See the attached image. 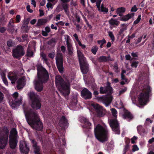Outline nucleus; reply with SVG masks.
<instances>
[{"mask_svg": "<svg viewBox=\"0 0 154 154\" xmlns=\"http://www.w3.org/2000/svg\"><path fill=\"white\" fill-rule=\"evenodd\" d=\"M26 120L30 126L37 131H42L43 125L37 112L32 109L24 111Z\"/></svg>", "mask_w": 154, "mask_h": 154, "instance_id": "nucleus-1", "label": "nucleus"}, {"mask_svg": "<svg viewBox=\"0 0 154 154\" xmlns=\"http://www.w3.org/2000/svg\"><path fill=\"white\" fill-rule=\"evenodd\" d=\"M38 79L34 81L35 89L41 92L43 89V84L47 82L49 79V73L48 71L40 65L36 66Z\"/></svg>", "mask_w": 154, "mask_h": 154, "instance_id": "nucleus-2", "label": "nucleus"}, {"mask_svg": "<svg viewBox=\"0 0 154 154\" xmlns=\"http://www.w3.org/2000/svg\"><path fill=\"white\" fill-rule=\"evenodd\" d=\"M94 133L96 138L100 142L103 143L107 140L108 131L106 126L98 124L94 127Z\"/></svg>", "mask_w": 154, "mask_h": 154, "instance_id": "nucleus-3", "label": "nucleus"}, {"mask_svg": "<svg viewBox=\"0 0 154 154\" xmlns=\"http://www.w3.org/2000/svg\"><path fill=\"white\" fill-rule=\"evenodd\" d=\"M55 83L57 86H58L63 90V94L66 95H68L70 93L69 83L68 82H65L60 76L56 77Z\"/></svg>", "mask_w": 154, "mask_h": 154, "instance_id": "nucleus-4", "label": "nucleus"}, {"mask_svg": "<svg viewBox=\"0 0 154 154\" xmlns=\"http://www.w3.org/2000/svg\"><path fill=\"white\" fill-rule=\"evenodd\" d=\"M77 54L81 70L83 74H86L89 71V65L80 50H77Z\"/></svg>", "mask_w": 154, "mask_h": 154, "instance_id": "nucleus-5", "label": "nucleus"}, {"mask_svg": "<svg viewBox=\"0 0 154 154\" xmlns=\"http://www.w3.org/2000/svg\"><path fill=\"white\" fill-rule=\"evenodd\" d=\"M19 136L17 130L13 128L10 132L9 139V144L10 148L12 149H15L17 146L18 143Z\"/></svg>", "mask_w": 154, "mask_h": 154, "instance_id": "nucleus-6", "label": "nucleus"}, {"mask_svg": "<svg viewBox=\"0 0 154 154\" xmlns=\"http://www.w3.org/2000/svg\"><path fill=\"white\" fill-rule=\"evenodd\" d=\"M152 88L149 86H148L144 93H141L138 97L139 105L140 106H143L146 104L148 101L149 96L152 95Z\"/></svg>", "mask_w": 154, "mask_h": 154, "instance_id": "nucleus-7", "label": "nucleus"}, {"mask_svg": "<svg viewBox=\"0 0 154 154\" xmlns=\"http://www.w3.org/2000/svg\"><path fill=\"white\" fill-rule=\"evenodd\" d=\"M28 95L31 101V106L36 110L40 109L41 106V103L37 95L33 92L28 93Z\"/></svg>", "mask_w": 154, "mask_h": 154, "instance_id": "nucleus-8", "label": "nucleus"}, {"mask_svg": "<svg viewBox=\"0 0 154 154\" xmlns=\"http://www.w3.org/2000/svg\"><path fill=\"white\" fill-rule=\"evenodd\" d=\"M9 133L8 129H4L2 131L0 130V149H4L7 144Z\"/></svg>", "mask_w": 154, "mask_h": 154, "instance_id": "nucleus-9", "label": "nucleus"}, {"mask_svg": "<svg viewBox=\"0 0 154 154\" xmlns=\"http://www.w3.org/2000/svg\"><path fill=\"white\" fill-rule=\"evenodd\" d=\"M92 105L94 109L95 114L97 117H102L105 115L106 111L103 107L97 103H93Z\"/></svg>", "mask_w": 154, "mask_h": 154, "instance_id": "nucleus-10", "label": "nucleus"}, {"mask_svg": "<svg viewBox=\"0 0 154 154\" xmlns=\"http://www.w3.org/2000/svg\"><path fill=\"white\" fill-rule=\"evenodd\" d=\"M13 56L14 57L19 59L25 54L24 49L22 46L17 45L16 48L12 51Z\"/></svg>", "mask_w": 154, "mask_h": 154, "instance_id": "nucleus-11", "label": "nucleus"}, {"mask_svg": "<svg viewBox=\"0 0 154 154\" xmlns=\"http://www.w3.org/2000/svg\"><path fill=\"white\" fill-rule=\"evenodd\" d=\"M109 125L112 131L115 134H120V126L116 119H111L109 121Z\"/></svg>", "mask_w": 154, "mask_h": 154, "instance_id": "nucleus-12", "label": "nucleus"}, {"mask_svg": "<svg viewBox=\"0 0 154 154\" xmlns=\"http://www.w3.org/2000/svg\"><path fill=\"white\" fill-rule=\"evenodd\" d=\"M56 64L57 69L60 73L63 72V58L61 54L56 57Z\"/></svg>", "mask_w": 154, "mask_h": 154, "instance_id": "nucleus-13", "label": "nucleus"}, {"mask_svg": "<svg viewBox=\"0 0 154 154\" xmlns=\"http://www.w3.org/2000/svg\"><path fill=\"white\" fill-rule=\"evenodd\" d=\"M81 121L84 123L83 126L85 128L84 130L86 134H88L90 132V129L92 128V125L88 119L85 117H83L81 119Z\"/></svg>", "mask_w": 154, "mask_h": 154, "instance_id": "nucleus-14", "label": "nucleus"}, {"mask_svg": "<svg viewBox=\"0 0 154 154\" xmlns=\"http://www.w3.org/2000/svg\"><path fill=\"white\" fill-rule=\"evenodd\" d=\"M97 98L98 100L102 101L106 106L109 105L112 100V97L111 96H102L101 97H97Z\"/></svg>", "mask_w": 154, "mask_h": 154, "instance_id": "nucleus-15", "label": "nucleus"}, {"mask_svg": "<svg viewBox=\"0 0 154 154\" xmlns=\"http://www.w3.org/2000/svg\"><path fill=\"white\" fill-rule=\"evenodd\" d=\"M20 149L21 153L25 154H28L29 152V147L25 141L20 142Z\"/></svg>", "mask_w": 154, "mask_h": 154, "instance_id": "nucleus-16", "label": "nucleus"}, {"mask_svg": "<svg viewBox=\"0 0 154 154\" xmlns=\"http://www.w3.org/2000/svg\"><path fill=\"white\" fill-rule=\"evenodd\" d=\"M81 96L85 100H88L91 98L92 94L88 89L85 88L81 92Z\"/></svg>", "mask_w": 154, "mask_h": 154, "instance_id": "nucleus-17", "label": "nucleus"}, {"mask_svg": "<svg viewBox=\"0 0 154 154\" xmlns=\"http://www.w3.org/2000/svg\"><path fill=\"white\" fill-rule=\"evenodd\" d=\"M69 36L67 35L66 43L67 45V49L68 51V54L70 56H72L73 54V49L72 47V45L69 42Z\"/></svg>", "mask_w": 154, "mask_h": 154, "instance_id": "nucleus-18", "label": "nucleus"}, {"mask_svg": "<svg viewBox=\"0 0 154 154\" xmlns=\"http://www.w3.org/2000/svg\"><path fill=\"white\" fill-rule=\"evenodd\" d=\"M26 84V81L23 77L19 78L17 81V89L20 90L24 87Z\"/></svg>", "mask_w": 154, "mask_h": 154, "instance_id": "nucleus-19", "label": "nucleus"}, {"mask_svg": "<svg viewBox=\"0 0 154 154\" xmlns=\"http://www.w3.org/2000/svg\"><path fill=\"white\" fill-rule=\"evenodd\" d=\"M59 124L60 127L62 128H65L68 126L69 123L68 120L64 116H63L60 118Z\"/></svg>", "mask_w": 154, "mask_h": 154, "instance_id": "nucleus-20", "label": "nucleus"}, {"mask_svg": "<svg viewBox=\"0 0 154 154\" xmlns=\"http://www.w3.org/2000/svg\"><path fill=\"white\" fill-rule=\"evenodd\" d=\"M8 76V79L11 81L12 84L14 83L17 79V75L13 72H9Z\"/></svg>", "mask_w": 154, "mask_h": 154, "instance_id": "nucleus-21", "label": "nucleus"}, {"mask_svg": "<svg viewBox=\"0 0 154 154\" xmlns=\"http://www.w3.org/2000/svg\"><path fill=\"white\" fill-rule=\"evenodd\" d=\"M134 13H132L131 14H128L125 15L122 17H119V20L122 21H126L131 19L132 16H134Z\"/></svg>", "mask_w": 154, "mask_h": 154, "instance_id": "nucleus-22", "label": "nucleus"}, {"mask_svg": "<svg viewBox=\"0 0 154 154\" xmlns=\"http://www.w3.org/2000/svg\"><path fill=\"white\" fill-rule=\"evenodd\" d=\"M123 116L124 119H128L130 120L132 119L133 117V115L127 110L125 112Z\"/></svg>", "mask_w": 154, "mask_h": 154, "instance_id": "nucleus-23", "label": "nucleus"}, {"mask_svg": "<svg viewBox=\"0 0 154 154\" xmlns=\"http://www.w3.org/2000/svg\"><path fill=\"white\" fill-rule=\"evenodd\" d=\"M110 56L109 55L108 56H101L99 57L98 59V61L99 62H107L110 60L109 58Z\"/></svg>", "mask_w": 154, "mask_h": 154, "instance_id": "nucleus-24", "label": "nucleus"}, {"mask_svg": "<svg viewBox=\"0 0 154 154\" xmlns=\"http://www.w3.org/2000/svg\"><path fill=\"white\" fill-rule=\"evenodd\" d=\"M46 22V20L45 19H39L38 20L36 25L38 26H40L44 25Z\"/></svg>", "mask_w": 154, "mask_h": 154, "instance_id": "nucleus-25", "label": "nucleus"}, {"mask_svg": "<svg viewBox=\"0 0 154 154\" xmlns=\"http://www.w3.org/2000/svg\"><path fill=\"white\" fill-rule=\"evenodd\" d=\"M105 93H107L109 95H111L112 93V88L110 86V84L107 85L105 88Z\"/></svg>", "mask_w": 154, "mask_h": 154, "instance_id": "nucleus-26", "label": "nucleus"}, {"mask_svg": "<svg viewBox=\"0 0 154 154\" xmlns=\"http://www.w3.org/2000/svg\"><path fill=\"white\" fill-rule=\"evenodd\" d=\"M109 24L112 26H118L119 25L120 22L118 21L114 20L113 18H111L109 21Z\"/></svg>", "mask_w": 154, "mask_h": 154, "instance_id": "nucleus-27", "label": "nucleus"}, {"mask_svg": "<svg viewBox=\"0 0 154 154\" xmlns=\"http://www.w3.org/2000/svg\"><path fill=\"white\" fill-rule=\"evenodd\" d=\"M137 129L138 133L140 134L146 133L145 129L143 128L141 126H137Z\"/></svg>", "mask_w": 154, "mask_h": 154, "instance_id": "nucleus-28", "label": "nucleus"}, {"mask_svg": "<svg viewBox=\"0 0 154 154\" xmlns=\"http://www.w3.org/2000/svg\"><path fill=\"white\" fill-rule=\"evenodd\" d=\"M121 26L122 27L119 32V34L120 35H121L124 31L127 29V26L126 24H122Z\"/></svg>", "mask_w": 154, "mask_h": 154, "instance_id": "nucleus-29", "label": "nucleus"}, {"mask_svg": "<svg viewBox=\"0 0 154 154\" xmlns=\"http://www.w3.org/2000/svg\"><path fill=\"white\" fill-rule=\"evenodd\" d=\"M97 43L98 44H100V48H102L103 45L106 43V41L104 38H103L102 40H97Z\"/></svg>", "mask_w": 154, "mask_h": 154, "instance_id": "nucleus-30", "label": "nucleus"}, {"mask_svg": "<svg viewBox=\"0 0 154 154\" xmlns=\"http://www.w3.org/2000/svg\"><path fill=\"white\" fill-rule=\"evenodd\" d=\"M99 11L100 12H104L105 13H107L108 11V9L104 7L103 4H102L101 5L100 10Z\"/></svg>", "mask_w": 154, "mask_h": 154, "instance_id": "nucleus-31", "label": "nucleus"}, {"mask_svg": "<svg viewBox=\"0 0 154 154\" xmlns=\"http://www.w3.org/2000/svg\"><path fill=\"white\" fill-rule=\"evenodd\" d=\"M14 24H8L7 31L9 32H13L14 30Z\"/></svg>", "mask_w": 154, "mask_h": 154, "instance_id": "nucleus-32", "label": "nucleus"}, {"mask_svg": "<svg viewBox=\"0 0 154 154\" xmlns=\"http://www.w3.org/2000/svg\"><path fill=\"white\" fill-rule=\"evenodd\" d=\"M98 49V47L97 45L94 46L91 49V51L94 54H96Z\"/></svg>", "mask_w": 154, "mask_h": 154, "instance_id": "nucleus-33", "label": "nucleus"}, {"mask_svg": "<svg viewBox=\"0 0 154 154\" xmlns=\"http://www.w3.org/2000/svg\"><path fill=\"white\" fill-rule=\"evenodd\" d=\"M26 55L29 57H33V52L30 49L28 48L27 49Z\"/></svg>", "mask_w": 154, "mask_h": 154, "instance_id": "nucleus-34", "label": "nucleus"}, {"mask_svg": "<svg viewBox=\"0 0 154 154\" xmlns=\"http://www.w3.org/2000/svg\"><path fill=\"white\" fill-rule=\"evenodd\" d=\"M108 33L109 36L112 40V42H114L115 40V38L113 32L111 31H109L108 32Z\"/></svg>", "mask_w": 154, "mask_h": 154, "instance_id": "nucleus-35", "label": "nucleus"}, {"mask_svg": "<svg viewBox=\"0 0 154 154\" xmlns=\"http://www.w3.org/2000/svg\"><path fill=\"white\" fill-rule=\"evenodd\" d=\"M126 11L125 8L122 7L118 8L116 11V12L124 13Z\"/></svg>", "mask_w": 154, "mask_h": 154, "instance_id": "nucleus-36", "label": "nucleus"}, {"mask_svg": "<svg viewBox=\"0 0 154 154\" xmlns=\"http://www.w3.org/2000/svg\"><path fill=\"white\" fill-rule=\"evenodd\" d=\"M111 110L112 116L115 118L116 117V114L117 113L116 110L115 108H112L111 109Z\"/></svg>", "mask_w": 154, "mask_h": 154, "instance_id": "nucleus-37", "label": "nucleus"}, {"mask_svg": "<svg viewBox=\"0 0 154 154\" xmlns=\"http://www.w3.org/2000/svg\"><path fill=\"white\" fill-rule=\"evenodd\" d=\"M102 0H97L96 1V5L99 11L100 10V5Z\"/></svg>", "mask_w": 154, "mask_h": 154, "instance_id": "nucleus-38", "label": "nucleus"}, {"mask_svg": "<svg viewBox=\"0 0 154 154\" xmlns=\"http://www.w3.org/2000/svg\"><path fill=\"white\" fill-rule=\"evenodd\" d=\"M21 29L24 32H27L28 30V26L23 24L21 27Z\"/></svg>", "mask_w": 154, "mask_h": 154, "instance_id": "nucleus-39", "label": "nucleus"}, {"mask_svg": "<svg viewBox=\"0 0 154 154\" xmlns=\"http://www.w3.org/2000/svg\"><path fill=\"white\" fill-rule=\"evenodd\" d=\"M141 19V15L140 14L138 16V17L137 19L134 22V23H133L134 24H138L140 22Z\"/></svg>", "mask_w": 154, "mask_h": 154, "instance_id": "nucleus-40", "label": "nucleus"}, {"mask_svg": "<svg viewBox=\"0 0 154 154\" xmlns=\"http://www.w3.org/2000/svg\"><path fill=\"white\" fill-rule=\"evenodd\" d=\"M33 148L34 153L40 152V146L38 145L36 146L35 147H33Z\"/></svg>", "mask_w": 154, "mask_h": 154, "instance_id": "nucleus-41", "label": "nucleus"}, {"mask_svg": "<svg viewBox=\"0 0 154 154\" xmlns=\"http://www.w3.org/2000/svg\"><path fill=\"white\" fill-rule=\"evenodd\" d=\"M130 146L128 145H125V147L124 149L123 152V154H126V152L129 149Z\"/></svg>", "mask_w": 154, "mask_h": 154, "instance_id": "nucleus-42", "label": "nucleus"}, {"mask_svg": "<svg viewBox=\"0 0 154 154\" xmlns=\"http://www.w3.org/2000/svg\"><path fill=\"white\" fill-rule=\"evenodd\" d=\"M31 140L33 147H35L36 146L38 145V143L35 139Z\"/></svg>", "mask_w": 154, "mask_h": 154, "instance_id": "nucleus-43", "label": "nucleus"}, {"mask_svg": "<svg viewBox=\"0 0 154 154\" xmlns=\"http://www.w3.org/2000/svg\"><path fill=\"white\" fill-rule=\"evenodd\" d=\"M4 98V95L0 91V103L3 102Z\"/></svg>", "mask_w": 154, "mask_h": 154, "instance_id": "nucleus-44", "label": "nucleus"}, {"mask_svg": "<svg viewBox=\"0 0 154 154\" xmlns=\"http://www.w3.org/2000/svg\"><path fill=\"white\" fill-rule=\"evenodd\" d=\"M143 78L142 79H145L146 80H148V77H149V74L147 73L144 72L143 75Z\"/></svg>", "mask_w": 154, "mask_h": 154, "instance_id": "nucleus-45", "label": "nucleus"}, {"mask_svg": "<svg viewBox=\"0 0 154 154\" xmlns=\"http://www.w3.org/2000/svg\"><path fill=\"white\" fill-rule=\"evenodd\" d=\"M5 15H2L0 17V23H2L5 21Z\"/></svg>", "mask_w": 154, "mask_h": 154, "instance_id": "nucleus-46", "label": "nucleus"}, {"mask_svg": "<svg viewBox=\"0 0 154 154\" xmlns=\"http://www.w3.org/2000/svg\"><path fill=\"white\" fill-rule=\"evenodd\" d=\"M105 88L103 87H101L100 88V93L101 94H103L105 93Z\"/></svg>", "mask_w": 154, "mask_h": 154, "instance_id": "nucleus-47", "label": "nucleus"}, {"mask_svg": "<svg viewBox=\"0 0 154 154\" xmlns=\"http://www.w3.org/2000/svg\"><path fill=\"white\" fill-rule=\"evenodd\" d=\"M16 21L15 23H17L20 22V16L19 15H17L16 17Z\"/></svg>", "mask_w": 154, "mask_h": 154, "instance_id": "nucleus-48", "label": "nucleus"}, {"mask_svg": "<svg viewBox=\"0 0 154 154\" xmlns=\"http://www.w3.org/2000/svg\"><path fill=\"white\" fill-rule=\"evenodd\" d=\"M127 90V88L126 87H125L123 89H122L119 91V94L121 95L123 94Z\"/></svg>", "mask_w": 154, "mask_h": 154, "instance_id": "nucleus-49", "label": "nucleus"}, {"mask_svg": "<svg viewBox=\"0 0 154 154\" xmlns=\"http://www.w3.org/2000/svg\"><path fill=\"white\" fill-rule=\"evenodd\" d=\"M139 148L136 145H134L133 146L132 151L133 152H135V151L138 150Z\"/></svg>", "mask_w": 154, "mask_h": 154, "instance_id": "nucleus-50", "label": "nucleus"}, {"mask_svg": "<svg viewBox=\"0 0 154 154\" xmlns=\"http://www.w3.org/2000/svg\"><path fill=\"white\" fill-rule=\"evenodd\" d=\"M78 101L77 99L75 98H73L72 101V104L74 105L75 106L76 105Z\"/></svg>", "mask_w": 154, "mask_h": 154, "instance_id": "nucleus-51", "label": "nucleus"}, {"mask_svg": "<svg viewBox=\"0 0 154 154\" xmlns=\"http://www.w3.org/2000/svg\"><path fill=\"white\" fill-rule=\"evenodd\" d=\"M6 30V28L4 27L0 26V32L1 33H4Z\"/></svg>", "mask_w": 154, "mask_h": 154, "instance_id": "nucleus-52", "label": "nucleus"}, {"mask_svg": "<svg viewBox=\"0 0 154 154\" xmlns=\"http://www.w3.org/2000/svg\"><path fill=\"white\" fill-rule=\"evenodd\" d=\"M138 9L137 8L136 6L134 5L132 7L131 11V12H136L137 11Z\"/></svg>", "mask_w": 154, "mask_h": 154, "instance_id": "nucleus-53", "label": "nucleus"}, {"mask_svg": "<svg viewBox=\"0 0 154 154\" xmlns=\"http://www.w3.org/2000/svg\"><path fill=\"white\" fill-rule=\"evenodd\" d=\"M138 63V62H137L136 61L133 62L131 63V66L132 67L136 68L137 66Z\"/></svg>", "mask_w": 154, "mask_h": 154, "instance_id": "nucleus-54", "label": "nucleus"}, {"mask_svg": "<svg viewBox=\"0 0 154 154\" xmlns=\"http://www.w3.org/2000/svg\"><path fill=\"white\" fill-rule=\"evenodd\" d=\"M62 6L64 10L66 9H68V6L66 3H63L62 4Z\"/></svg>", "mask_w": 154, "mask_h": 154, "instance_id": "nucleus-55", "label": "nucleus"}, {"mask_svg": "<svg viewBox=\"0 0 154 154\" xmlns=\"http://www.w3.org/2000/svg\"><path fill=\"white\" fill-rule=\"evenodd\" d=\"M7 45L9 47H12L13 45V43L11 41H8L7 42Z\"/></svg>", "mask_w": 154, "mask_h": 154, "instance_id": "nucleus-56", "label": "nucleus"}, {"mask_svg": "<svg viewBox=\"0 0 154 154\" xmlns=\"http://www.w3.org/2000/svg\"><path fill=\"white\" fill-rule=\"evenodd\" d=\"M26 8L27 11L28 12L30 13H32L33 12V11L30 9V5H29L27 6Z\"/></svg>", "mask_w": 154, "mask_h": 154, "instance_id": "nucleus-57", "label": "nucleus"}, {"mask_svg": "<svg viewBox=\"0 0 154 154\" xmlns=\"http://www.w3.org/2000/svg\"><path fill=\"white\" fill-rule=\"evenodd\" d=\"M137 137L135 136H134L131 139V143L132 144H134L135 143L134 140H136L137 139Z\"/></svg>", "mask_w": 154, "mask_h": 154, "instance_id": "nucleus-58", "label": "nucleus"}, {"mask_svg": "<svg viewBox=\"0 0 154 154\" xmlns=\"http://www.w3.org/2000/svg\"><path fill=\"white\" fill-rule=\"evenodd\" d=\"M55 54L54 53H50L48 55V57L51 58L53 59L54 57Z\"/></svg>", "mask_w": 154, "mask_h": 154, "instance_id": "nucleus-59", "label": "nucleus"}, {"mask_svg": "<svg viewBox=\"0 0 154 154\" xmlns=\"http://www.w3.org/2000/svg\"><path fill=\"white\" fill-rule=\"evenodd\" d=\"M47 7L48 8H51V9H52L53 7V6L52 5V4L50 2H48L47 3V5H46Z\"/></svg>", "mask_w": 154, "mask_h": 154, "instance_id": "nucleus-60", "label": "nucleus"}, {"mask_svg": "<svg viewBox=\"0 0 154 154\" xmlns=\"http://www.w3.org/2000/svg\"><path fill=\"white\" fill-rule=\"evenodd\" d=\"M130 142V140L129 138H125V142L126 144L125 145H128V146H130L129 143Z\"/></svg>", "mask_w": 154, "mask_h": 154, "instance_id": "nucleus-61", "label": "nucleus"}, {"mask_svg": "<svg viewBox=\"0 0 154 154\" xmlns=\"http://www.w3.org/2000/svg\"><path fill=\"white\" fill-rule=\"evenodd\" d=\"M56 42L55 39L54 38H52L51 40L48 42V44L51 45L52 43H55Z\"/></svg>", "mask_w": 154, "mask_h": 154, "instance_id": "nucleus-62", "label": "nucleus"}, {"mask_svg": "<svg viewBox=\"0 0 154 154\" xmlns=\"http://www.w3.org/2000/svg\"><path fill=\"white\" fill-rule=\"evenodd\" d=\"M60 48L62 52L64 53L66 50V47L62 45L61 46Z\"/></svg>", "mask_w": 154, "mask_h": 154, "instance_id": "nucleus-63", "label": "nucleus"}, {"mask_svg": "<svg viewBox=\"0 0 154 154\" xmlns=\"http://www.w3.org/2000/svg\"><path fill=\"white\" fill-rule=\"evenodd\" d=\"M42 34L43 36L45 37L47 36L48 35V33H47L45 31H44V30L42 31Z\"/></svg>", "mask_w": 154, "mask_h": 154, "instance_id": "nucleus-64", "label": "nucleus"}]
</instances>
